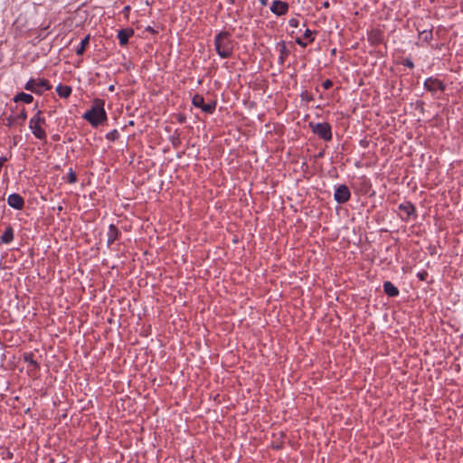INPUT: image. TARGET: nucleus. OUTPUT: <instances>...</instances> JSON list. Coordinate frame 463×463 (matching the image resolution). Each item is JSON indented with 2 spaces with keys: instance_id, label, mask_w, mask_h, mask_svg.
<instances>
[{
  "instance_id": "20",
  "label": "nucleus",
  "mask_w": 463,
  "mask_h": 463,
  "mask_svg": "<svg viewBox=\"0 0 463 463\" xmlns=\"http://www.w3.org/2000/svg\"><path fill=\"white\" fill-rule=\"evenodd\" d=\"M55 90H56L57 94L59 95V97L67 99L71 95L72 88L69 85L59 84L56 87Z\"/></svg>"
},
{
  "instance_id": "1",
  "label": "nucleus",
  "mask_w": 463,
  "mask_h": 463,
  "mask_svg": "<svg viewBox=\"0 0 463 463\" xmlns=\"http://www.w3.org/2000/svg\"><path fill=\"white\" fill-rule=\"evenodd\" d=\"M104 106V99L99 98L94 99L90 109L82 115V118L87 120L93 128L100 126L108 119Z\"/></svg>"
},
{
  "instance_id": "3",
  "label": "nucleus",
  "mask_w": 463,
  "mask_h": 463,
  "mask_svg": "<svg viewBox=\"0 0 463 463\" xmlns=\"http://www.w3.org/2000/svg\"><path fill=\"white\" fill-rule=\"evenodd\" d=\"M46 119L42 110H38L29 120V128L35 138L46 143L47 134L45 131Z\"/></svg>"
},
{
  "instance_id": "5",
  "label": "nucleus",
  "mask_w": 463,
  "mask_h": 463,
  "mask_svg": "<svg viewBox=\"0 0 463 463\" xmlns=\"http://www.w3.org/2000/svg\"><path fill=\"white\" fill-rule=\"evenodd\" d=\"M24 89L37 95H42L44 91L50 90L52 85L46 79H30L25 83Z\"/></svg>"
},
{
  "instance_id": "43",
  "label": "nucleus",
  "mask_w": 463,
  "mask_h": 463,
  "mask_svg": "<svg viewBox=\"0 0 463 463\" xmlns=\"http://www.w3.org/2000/svg\"><path fill=\"white\" fill-rule=\"evenodd\" d=\"M335 52H336V50H335V49H333V50H332V54H335Z\"/></svg>"
},
{
  "instance_id": "31",
  "label": "nucleus",
  "mask_w": 463,
  "mask_h": 463,
  "mask_svg": "<svg viewBox=\"0 0 463 463\" xmlns=\"http://www.w3.org/2000/svg\"><path fill=\"white\" fill-rule=\"evenodd\" d=\"M429 276V273L426 271V270H421L420 272L417 273V278L420 280V281H424L427 279Z\"/></svg>"
},
{
  "instance_id": "30",
  "label": "nucleus",
  "mask_w": 463,
  "mask_h": 463,
  "mask_svg": "<svg viewBox=\"0 0 463 463\" xmlns=\"http://www.w3.org/2000/svg\"><path fill=\"white\" fill-rule=\"evenodd\" d=\"M176 120L180 124H184L186 122V116L184 113H177L175 115Z\"/></svg>"
},
{
  "instance_id": "29",
  "label": "nucleus",
  "mask_w": 463,
  "mask_h": 463,
  "mask_svg": "<svg viewBox=\"0 0 463 463\" xmlns=\"http://www.w3.org/2000/svg\"><path fill=\"white\" fill-rule=\"evenodd\" d=\"M402 64L410 68V69H413L414 68V63L413 61H411V59L410 57H407L405 59H403V61H402Z\"/></svg>"
},
{
  "instance_id": "18",
  "label": "nucleus",
  "mask_w": 463,
  "mask_h": 463,
  "mask_svg": "<svg viewBox=\"0 0 463 463\" xmlns=\"http://www.w3.org/2000/svg\"><path fill=\"white\" fill-rule=\"evenodd\" d=\"M14 239V230L11 224H7L4 233L0 237V244H9Z\"/></svg>"
},
{
  "instance_id": "28",
  "label": "nucleus",
  "mask_w": 463,
  "mask_h": 463,
  "mask_svg": "<svg viewBox=\"0 0 463 463\" xmlns=\"http://www.w3.org/2000/svg\"><path fill=\"white\" fill-rule=\"evenodd\" d=\"M300 98L303 101L310 102L314 100V96L308 90H304L300 93Z\"/></svg>"
},
{
  "instance_id": "44",
  "label": "nucleus",
  "mask_w": 463,
  "mask_h": 463,
  "mask_svg": "<svg viewBox=\"0 0 463 463\" xmlns=\"http://www.w3.org/2000/svg\"><path fill=\"white\" fill-rule=\"evenodd\" d=\"M129 125H131V126L134 125V122L132 120L129 121Z\"/></svg>"
},
{
  "instance_id": "15",
  "label": "nucleus",
  "mask_w": 463,
  "mask_h": 463,
  "mask_svg": "<svg viewBox=\"0 0 463 463\" xmlns=\"http://www.w3.org/2000/svg\"><path fill=\"white\" fill-rule=\"evenodd\" d=\"M107 236V246L110 247L116 241H118L121 237V232L115 224L111 223L109 226Z\"/></svg>"
},
{
  "instance_id": "41",
  "label": "nucleus",
  "mask_w": 463,
  "mask_h": 463,
  "mask_svg": "<svg viewBox=\"0 0 463 463\" xmlns=\"http://www.w3.org/2000/svg\"><path fill=\"white\" fill-rule=\"evenodd\" d=\"M129 9H130V6L127 5V6H125L124 11L128 12Z\"/></svg>"
},
{
  "instance_id": "16",
  "label": "nucleus",
  "mask_w": 463,
  "mask_h": 463,
  "mask_svg": "<svg viewBox=\"0 0 463 463\" xmlns=\"http://www.w3.org/2000/svg\"><path fill=\"white\" fill-rule=\"evenodd\" d=\"M276 50L279 52L278 62L280 65H284L287 58L289 56L290 52L287 47L284 41H280L276 44Z\"/></svg>"
},
{
  "instance_id": "40",
  "label": "nucleus",
  "mask_w": 463,
  "mask_h": 463,
  "mask_svg": "<svg viewBox=\"0 0 463 463\" xmlns=\"http://www.w3.org/2000/svg\"><path fill=\"white\" fill-rule=\"evenodd\" d=\"M361 145H362L363 146H364V147H365V146H367V142H366V141L362 140V141H361Z\"/></svg>"
},
{
  "instance_id": "35",
  "label": "nucleus",
  "mask_w": 463,
  "mask_h": 463,
  "mask_svg": "<svg viewBox=\"0 0 463 463\" xmlns=\"http://www.w3.org/2000/svg\"><path fill=\"white\" fill-rule=\"evenodd\" d=\"M146 32H149L150 33L156 34L158 32L156 31L152 26L148 25L145 29Z\"/></svg>"
},
{
  "instance_id": "22",
  "label": "nucleus",
  "mask_w": 463,
  "mask_h": 463,
  "mask_svg": "<svg viewBox=\"0 0 463 463\" xmlns=\"http://www.w3.org/2000/svg\"><path fill=\"white\" fill-rule=\"evenodd\" d=\"M14 100L15 102L23 101L26 104H30L33 102V97L31 94L20 92L14 96Z\"/></svg>"
},
{
  "instance_id": "7",
  "label": "nucleus",
  "mask_w": 463,
  "mask_h": 463,
  "mask_svg": "<svg viewBox=\"0 0 463 463\" xmlns=\"http://www.w3.org/2000/svg\"><path fill=\"white\" fill-rule=\"evenodd\" d=\"M398 210L401 212L400 218L402 222H409L411 219H417V211L414 204L410 201H405L398 205Z\"/></svg>"
},
{
  "instance_id": "8",
  "label": "nucleus",
  "mask_w": 463,
  "mask_h": 463,
  "mask_svg": "<svg viewBox=\"0 0 463 463\" xmlns=\"http://www.w3.org/2000/svg\"><path fill=\"white\" fill-rule=\"evenodd\" d=\"M33 357L34 354L32 352H26L23 354V360L27 364L28 374L30 376L36 377L40 371V364Z\"/></svg>"
},
{
  "instance_id": "42",
  "label": "nucleus",
  "mask_w": 463,
  "mask_h": 463,
  "mask_svg": "<svg viewBox=\"0 0 463 463\" xmlns=\"http://www.w3.org/2000/svg\"><path fill=\"white\" fill-rule=\"evenodd\" d=\"M7 457L11 458L13 457V453H12V452H10V451H8V453H7Z\"/></svg>"
},
{
  "instance_id": "2",
  "label": "nucleus",
  "mask_w": 463,
  "mask_h": 463,
  "mask_svg": "<svg viewBox=\"0 0 463 463\" xmlns=\"http://www.w3.org/2000/svg\"><path fill=\"white\" fill-rule=\"evenodd\" d=\"M216 52L222 59L230 58L233 53L232 34L228 31H222L214 37Z\"/></svg>"
},
{
  "instance_id": "45",
  "label": "nucleus",
  "mask_w": 463,
  "mask_h": 463,
  "mask_svg": "<svg viewBox=\"0 0 463 463\" xmlns=\"http://www.w3.org/2000/svg\"><path fill=\"white\" fill-rule=\"evenodd\" d=\"M58 210H59V211H61V210H62V207H61V206H59V207H58Z\"/></svg>"
},
{
  "instance_id": "24",
  "label": "nucleus",
  "mask_w": 463,
  "mask_h": 463,
  "mask_svg": "<svg viewBox=\"0 0 463 463\" xmlns=\"http://www.w3.org/2000/svg\"><path fill=\"white\" fill-rule=\"evenodd\" d=\"M169 140L174 148L177 149L181 146V134L178 129H175L174 134L169 137Z\"/></svg>"
},
{
  "instance_id": "12",
  "label": "nucleus",
  "mask_w": 463,
  "mask_h": 463,
  "mask_svg": "<svg viewBox=\"0 0 463 463\" xmlns=\"http://www.w3.org/2000/svg\"><path fill=\"white\" fill-rule=\"evenodd\" d=\"M27 118V113L25 111V109L24 108L19 114L13 116L10 115L6 118V123L5 125L9 128H12L14 126H23Z\"/></svg>"
},
{
  "instance_id": "9",
  "label": "nucleus",
  "mask_w": 463,
  "mask_h": 463,
  "mask_svg": "<svg viewBox=\"0 0 463 463\" xmlns=\"http://www.w3.org/2000/svg\"><path fill=\"white\" fill-rule=\"evenodd\" d=\"M423 85L425 90L430 92L431 94H435L437 90H440L443 92L446 90V84L440 80L434 77L427 78Z\"/></svg>"
},
{
  "instance_id": "27",
  "label": "nucleus",
  "mask_w": 463,
  "mask_h": 463,
  "mask_svg": "<svg viewBox=\"0 0 463 463\" xmlns=\"http://www.w3.org/2000/svg\"><path fill=\"white\" fill-rule=\"evenodd\" d=\"M118 137H119V133L117 129H113V130L109 131V133H107V135H106V139L109 141H111V142L118 140Z\"/></svg>"
},
{
  "instance_id": "10",
  "label": "nucleus",
  "mask_w": 463,
  "mask_h": 463,
  "mask_svg": "<svg viewBox=\"0 0 463 463\" xmlns=\"http://www.w3.org/2000/svg\"><path fill=\"white\" fill-rule=\"evenodd\" d=\"M351 198V192L347 185L345 184H340L336 187L335 194H334V199L336 203L343 204L347 203Z\"/></svg>"
},
{
  "instance_id": "39",
  "label": "nucleus",
  "mask_w": 463,
  "mask_h": 463,
  "mask_svg": "<svg viewBox=\"0 0 463 463\" xmlns=\"http://www.w3.org/2000/svg\"><path fill=\"white\" fill-rule=\"evenodd\" d=\"M114 90H115L114 85H110V86L109 87V91H114Z\"/></svg>"
},
{
  "instance_id": "37",
  "label": "nucleus",
  "mask_w": 463,
  "mask_h": 463,
  "mask_svg": "<svg viewBox=\"0 0 463 463\" xmlns=\"http://www.w3.org/2000/svg\"><path fill=\"white\" fill-rule=\"evenodd\" d=\"M322 6L324 8H329L330 6V3L328 1H325L323 4H322Z\"/></svg>"
},
{
  "instance_id": "33",
  "label": "nucleus",
  "mask_w": 463,
  "mask_h": 463,
  "mask_svg": "<svg viewBox=\"0 0 463 463\" xmlns=\"http://www.w3.org/2000/svg\"><path fill=\"white\" fill-rule=\"evenodd\" d=\"M333 86V81L329 79L326 80L323 83H322V87L325 89V90H328L330 89L331 87Z\"/></svg>"
},
{
  "instance_id": "26",
  "label": "nucleus",
  "mask_w": 463,
  "mask_h": 463,
  "mask_svg": "<svg viewBox=\"0 0 463 463\" xmlns=\"http://www.w3.org/2000/svg\"><path fill=\"white\" fill-rule=\"evenodd\" d=\"M317 34V31H312L310 29H306L304 33V38L307 39L309 43H313L315 41L316 35Z\"/></svg>"
},
{
  "instance_id": "4",
  "label": "nucleus",
  "mask_w": 463,
  "mask_h": 463,
  "mask_svg": "<svg viewBox=\"0 0 463 463\" xmlns=\"http://www.w3.org/2000/svg\"><path fill=\"white\" fill-rule=\"evenodd\" d=\"M311 131L324 141H331L333 138L332 128L328 122H309Z\"/></svg>"
},
{
  "instance_id": "19",
  "label": "nucleus",
  "mask_w": 463,
  "mask_h": 463,
  "mask_svg": "<svg viewBox=\"0 0 463 463\" xmlns=\"http://www.w3.org/2000/svg\"><path fill=\"white\" fill-rule=\"evenodd\" d=\"M383 292L391 298H395L399 295L400 291L398 288L391 281L383 282Z\"/></svg>"
},
{
  "instance_id": "6",
  "label": "nucleus",
  "mask_w": 463,
  "mask_h": 463,
  "mask_svg": "<svg viewBox=\"0 0 463 463\" xmlns=\"http://www.w3.org/2000/svg\"><path fill=\"white\" fill-rule=\"evenodd\" d=\"M192 104L195 108L201 109L202 111L206 114H213L216 109L217 101L215 99H211L205 103L203 96L196 93L192 98Z\"/></svg>"
},
{
  "instance_id": "14",
  "label": "nucleus",
  "mask_w": 463,
  "mask_h": 463,
  "mask_svg": "<svg viewBox=\"0 0 463 463\" xmlns=\"http://www.w3.org/2000/svg\"><path fill=\"white\" fill-rule=\"evenodd\" d=\"M7 203L15 210H22L24 206V199L19 194L14 193L8 195Z\"/></svg>"
},
{
  "instance_id": "36",
  "label": "nucleus",
  "mask_w": 463,
  "mask_h": 463,
  "mask_svg": "<svg viewBox=\"0 0 463 463\" xmlns=\"http://www.w3.org/2000/svg\"><path fill=\"white\" fill-rule=\"evenodd\" d=\"M52 139L53 141H59L61 139V137L59 134H54V135H52Z\"/></svg>"
},
{
  "instance_id": "21",
  "label": "nucleus",
  "mask_w": 463,
  "mask_h": 463,
  "mask_svg": "<svg viewBox=\"0 0 463 463\" xmlns=\"http://www.w3.org/2000/svg\"><path fill=\"white\" fill-rule=\"evenodd\" d=\"M432 29V26L430 29H424L421 31L419 28H417V31L419 33V39L425 43H430L432 40L433 36Z\"/></svg>"
},
{
  "instance_id": "13",
  "label": "nucleus",
  "mask_w": 463,
  "mask_h": 463,
  "mask_svg": "<svg viewBox=\"0 0 463 463\" xmlns=\"http://www.w3.org/2000/svg\"><path fill=\"white\" fill-rule=\"evenodd\" d=\"M289 5L287 2L274 0L270 5V11L277 16H281L288 12Z\"/></svg>"
},
{
  "instance_id": "38",
  "label": "nucleus",
  "mask_w": 463,
  "mask_h": 463,
  "mask_svg": "<svg viewBox=\"0 0 463 463\" xmlns=\"http://www.w3.org/2000/svg\"><path fill=\"white\" fill-rule=\"evenodd\" d=\"M259 1H260V4H261L262 5H264V6L268 5V0H259Z\"/></svg>"
},
{
  "instance_id": "17",
  "label": "nucleus",
  "mask_w": 463,
  "mask_h": 463,
  "mask_svg": "<svg viewBox=\"0 0 463 463\" xmlns=\"http://www.w3.org/2000/svg\"><path fill=\"white\" fill-rule=\"evenodd\" d=\"M134 35L132 28H124L118 32V39L121 46H126L128 43L129 38Z\"/></svg>"
},
{
  "instance_id": "11",
  "label": "nucleus",
  "mask_w": 463,
  "mask_h": 463,
  "mask_svg": "<svg viewBox=\"0 0 463 463\" xmlns=\"http://www.w3.org/2000/svg\"><path fill=\"white\" fill-rule=\"evenodd\" d=\"M367 40L372 46H378L384 41V33L380 28H373L367 33Z\"/></svg>"
},
{
  "instance_id": "25",
  "label": "nucleus",
  "mask_w": 463,
  "mask_h": 463,
  "mask_svg": "<svg viewBox=\"0 0 463 463\" xmlns=\"http://www.w3.org/2000/svg\"><path fill=\"white\" fill-rule=\"evenodd\" d=\"M64 180H66L69 184H75L77 182V175L75 171L72 168L69 169L67 177H63Z\"/></svg>"
},
{
  "instance_id": "23",
  "label": "nucleus",
  "mask_w": 463,
  "mask_h": 463,
  "mask_svg": "<svg viewBox=\"0 0 463 463\" xmlns=\"http://www.w3.org/2000/svg\"><path fill=\"white\" fill-rule=\"evenodd\" d=\"M90 44V35H86L80 42V46L76 49V54L81 56L84 54L86 48Z\"/></svg>"
},
{
  "instance_id": "32",
  "label": "nucleus",
  "mask_w": 463,
  "mask_h": 463,
  "mask_svg": "<svg viewBox=\"0 0 463 463\" xmlns=\"http://www.w3.org/2000/svg\"><path fill=\"white\" fill-rule=\"evenodd\" d=\"M288 24L291 27L297 28L298 26V24H299V21H298V18H290L288 20Z\"/></svg>"
},
{
  "instance_id": "34",
  "label": "nucleus",
  "mask_w": 463,
  "mask_h": 463,
  "mask_svg": "<svg viewBox=\"0 0 463 463\" xmlns=\"http://www.w3.org/2000/svg\"><path fill=\"white\" fill-rule=\"evenodd\" d=\"M296 43L298 44L299 46L305 48L307 47V43L306 42H304L301 38L298 37L296 39Z\"/></svg>"
}]
</instances>
